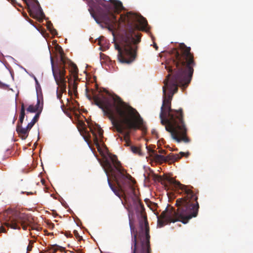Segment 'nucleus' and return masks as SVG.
<instances>
[{
	"label": "nucleus",
	"mask_w": 253,
	"mask_h": 253,
	"mask_svg": "<svg viewBox=\"0 0 253 253\" xmlns=\"http://www.w3.org/2000/svg\"><path fill=\"white\" fill-rule=\"evenodd\" d=\"M49 31L50 32L51 34L53 35H55L57 34L56 30L55 29H54L53 27H52V29H50Z\"/></svg>",
	"instance_id": "393cba45"
},
{
	"label": "nucleus",
	"mask_w": 253,
	"mask_h": 253,
	"mask_svg": "<svg viewBox=\"0 0 253 253\" xmlns=\"http://www.w3.org/2000/svg\"><path fill=\"white\" fill-rule=\"evenodd\" d=\"M88 10L98 24L103 23L111 31L123 30L119 42L115 43L118 51V59L122 63L129 64L136 56L137 44L141 41V34L138 31H145L148 23L142 15L132 12L120 15L117 20L115 14L124 8L119 0H89Z\"/></svg>",
	"instance_id": "f03ea898"
},
{
	"label": "nucleus",
	"mask_w": 253,
	"mask_h": 253,
	"mask_svg": "<svg viewBox=\"0 0 253 253\" xmlns=\"http://www.w3.org/2000/svg\"><path fill=\"white\" fill-rule=\"evenodd\" d=\"M59 247L57 245H51L48 247V250L47 252L49 253H55V252L58 250Z\"/></svg>",
	"instance_id": "a211bd4d"
},
{
	"label": "nucleus",
	"mask_w": 253,
	"mask_h": 253,
	"mask_svg": "<svg viewBox=\"0 0 253 253\" xmlns=\"http://www.w3.org/2000/svg\"><path fill=\"white\" fill-rule=\"evenodd\" d=\"M35 108H37V112H40V113L42 112V105L40 104V101L39 98L37 99V104L34 106Z\"/></svg>",
	"instance_id": "6ab92c4d"
},
{
	"label": "nucleus",
	"mask_w": 253,
	"mask_h": 253,
	"mask_svg": "<svg viewBox=\"0 0 253 253\" xmlns=\"http://www.w3.org/2000/svg\"><path fill=\"white\" fill-rule=\"evenodd\" d=\"M8 87V85L6 84L2 83L0 81V88H3V89H6Z\"/></svg>",
	"instance_id": "b1692460"
},
{
	"label": "nucleus",
	"mask_w": 253,
	"mask_h": 253,
	"mask_svg": "<svg viewBox=\"0 0 253 253\" xmlns=\"http://www.w3.org/2000/svg\"><path fill=\"white\" fill-rule=\"evenodd\" d=\"M31 128L30 127H28V126L24 128L22 127V125H16V131L19 134V136L23 140L26 139L29 135V131Z\"/></svg>",
	"instance_id": "ddd939ff"
},
{
	"label": "nucleus",
	"mask_w": 253,
	"mask_h": 253,
	"mask_svg": "<svg viewBox=\"0 0 253 253\" xmlns=\"http://www.w3.org/2000/svg\"><path fill=\"white\" fill-rule=\"evenodd\" d=\"M52 24L50 22V23L47 25V29L50 31V29H52Z\"/></svg>",
	"instance_id": "cd10ccee"
},
{
	"label": "nucleus",
	"mask_w": 253,
	"mask_h": 253,
	"mask_svg": "<svg viewBox=\"0 0 253 253\" xmlns=\"http://www.w3.org/2000/svg\"><path fill=\"white\" fill-rule=\"evenodd\" d=\"M34 12L29 8V13L31 17L33 18H38L39 19L42 20L45 15L42 9V8L37 0H36V3L33 5Z\"/></svg>",
	"instance_id": "f8f14e48"
},
{
	"label": "nucleus",
	"mask_w": 253,
	"mask_h": 253,
	"mask_svg": "<svg viewBox=\"0 0 253 253\" xmlns=\"http://www.w3.org/2000/svg\"><path fill=\"white\" fill-rule=\"evenodd\" d=\"M52 73L56 84L58 85L57 90V97L61 99L62 94L66 91V80L65 71L63 66L52 65Z\"/></svg>",
	"instance_id": "6e6552de"
},
{
	"label": "nucleus",
	"mask_w": 253,
	"mask_h": 253,
	"mask_svg": "<svg viewBox=\"0 0 253 253\" xmlns=\"http://www.w3.org/2000/svg\"><path fill=\"white\" fill-rule=\"evenodd\" d=\"M131 235V253H152L149 224L146 216L139 222L137 230L130 221Z\"/></svg>",
	"instance_id": "423d86ee"
},
{
	"label": "nucleus",
	"mask_w": 253,
	"mask_h": 253,
	"mask_svg": "<svg viewBox=\"0 0 253 253\" xmlns=\"http://www.w3.org/2000/svg\"><path fill=\"white\" fill-rule=\"evenodd\" d=\"M34 243V241L32 240L29 241V244L27 248V252H30L32 251L33 248V244Z\"/></svg>",
	"instance_id": "4be33fe9"
},
{
	"label": "nucleus",
	"mask_w": 253,
	"mask_h": 253,
	"mask_svg": "<svg viewBox=\"0 0 253 253\" xmlns=\"http://www.w3.org/2000/svg\"><path fill=\"white\" fill-rule=\"evenodd\" d=\"M46 252H47V251H45L44 252H43V251H41L39 253H46Z\"/></svg>",
	"instance_id": "4c0bfd02"
},
{
	"label": "nucleus",
	"mask_w": 253,
	"mask_h": 253,
	"mask_svg": "<svg viewBox=\"0 0 253 253\" xmlns=\"http://www.w3.org/2000/svg\"><path fill=\"white\" fill-rule=\"evenodd\" d=\"M130 149L131 151L135 154H138L140 151L139 148L134 146H131Z\"/></svg>",
	"instance_id": "412c9836"
},
{
	"label": "nucleus",
	"mask_w": 253,
	"mask_h": 253,
	"mask_svg": "<svg viewBox=\"0 0 253 253\" xmlns=\"http://www.w3.org/2000/svg\"><path fill=\"white\" fill-rule=\"evenodd\" d=\"M25 116V107H24V105L23 103L21 105V110H20V115H19V121H18L17 125H22Z\"/></svg>",
	"instance_id": "4468645a"
},
{
	"label": "nucleus",
	"mask_w": 253,
	"mask_h": 253,
	"mask_svg": "<svg viewBox=\"0 0 253 253\" xmlns=\"http://www.w3.org/2000/svg\"><path fill=\"white\" fill-rule=\"evenodd\" d=\"M102 165L107 176H108L109 174H110L117 184L118 187H116L107 177L109 187L115 195L120 198L123 197L126 202L127 197H131L135 204L142 206L141 203L136 197L133 186L134 180L122 168L117 156L109 154L108 156L104 158Z\"/></svg>",
	"instance_id": "39448f33"
},
{
	"label": "nucleus",
	"mask_w": 253,
	"mask_h": 253,
	"mask_svg": "<svg viewBox=\"0 0 253 253\" xmlns=\"http://www.w3.org/2000/svg\"><path fill=\"white\" fill-rule=\"evenodd\" d=\"M165 189H179L182 197L176 200V210L173 207H167L160 215L158 216V226L162 227L171 222L180 221L184 224L198 215L199 205L198 202V192L193 190V187L181 184L173 178L167 177L166 181L162 183Z\"/></svg>",
	"instance_id": "20e7f679"
},
{
	"label": "nucleus",
	"mask_w": 253,
	"mask_h": 253,
	"mask_svg": "<svg viewBox=\"0 0 253 253\" xmlns=\"http://www.w3.org/2000/svg\"><path fill=\"white\" fill-rule=\"evenodd\" d=\"M16 120V117L15 116V117H14V119H13V124L14 123V122H15V120Z\"/></svg>",
	"instance_id": "e433bc0d"
},
{
	"label": "nucleus",
	"mask_w": 253,
	"mask_h": 253,
	"mask_svg": "<svg viewBox=\"0 0 253 253\" xmlns=\"http://www.w3.org/2000/svg\"><path fill=\"white\" fill-rule=\"evenodd\" d=\"M34 80H35V82L36 83L37 86H40V84H39V82H38L37 79L36 78V77L35 76H34Z\"/></svg>",
	"instance_id": "c85d7f7f"
},
{
	"label": "nucleus",
	"mask_w": 253,
	"mask_h": 253,
	"mask_svg": "<svg viewBox=\"0 0 253 253\" xmlns=\"http://www.w3.org/2000/svg\"><path fill=\"white\" fill-rule=\"evenodd\" d=\"M40 112H37L35 115L32 121L28 124V127L32 128L35 123L38 121L40 117Z\"/></svg>",
	"instance_id": "2eb2a0df"
},
{
	"label": "nucleus",
	"mask_w": 253,
	"mask_h": 253,
	"mask_svg": "<svg viewBox=\"0 0 253 253\" xmlns=\"http://www.w3.org/2000/svg\"><path fill=\"white\" fill-rule=\"evenodd\" d=\"M105 91V92H106L107 94H109V93H108V91Z\"/></svg>",
	"instance_id": "58836bf2"
},
{
	"label": "nucleus",
	"mask_w": 253,
	"mask_h": 253,
	"mask_svg": "<svg viewBox=\"0 0 253 253\" xmlns=\"http://www.w3.org/2000/svg\"><path fill=\"white\" fill-rule=\"evenodd\" d=\"M169 57L167 61L166 68L172 74L170 80L169 74L164 81L163 87V100L160 118L162 125L170 133L172 138L177 142L188 143L191 141L187 136L188 128L184 120L183 109H172L171 100L177 91L178 86L185 89L190 84L196 65L191 48L181 43L177 48L169 50Z\"/></svg>",
	"instance_id": "f257e3e1"
},
{
	"label": "nucleus",
	"mask_w": 253,
	"mask_h": 253,
	"mask_svg": "<svg viewBox=\"0 0 253 253\" xmlns=\"http://www.w3.org/2000/svg\"><path fill=\"white\" fill-rule=\"evenodd\" d=\"M152 133L153 134V135H157V132L156 131V130L155 129H153L152 130Z\"/></svg>",
	"instance_id": "72a5a7b5"
},
{
	"label": "nucleus",
	"mask_w": 253,
	"mask_h": 253,
	"mask_svg": "<svg viewBox=\"0 0 253 253\" xmlns=\"http://www.w3.org/2000/svg\"><path fill=\"white\" fill-rule=\"evenodd\" d=\"M59 63L54 65V67L56 66H63L65 70V65L68 64L69 68V71L71 72L72 75L73 76L74 79H78V69L77 65L73 63L71 60L68 59H66L64 56V53L63 50L62 48H61L59 51ZM51 64H53V61L52 59H51Z\"/></svg>",
	"instance_id": "1a4fd4ad"
},
{
	"label": "nucleus",
	"mask_w": 253,
	"mask_h": 253,
	"mask_svg": "<svg viewBox=\"0 0 253 253\" xmlns=\"http://www.w3.org/2000/svg\"><path fill=\"white\" fill-rule=\"evenodd\" d=\"M159 152L160 153H161V154H166V151L165 150H163V149H161V150H160L159 151Z\"/></svg>",
	"instance_id": "473e14b6"
},
{
	"label": "nucleus",
	"mask_w": 253,
	"mask_h": 253,
	"mask_svg": "<svg viewBox=\"0 0 253 253\" xmlns=\"http://www.w3.org/2000/svg\"><path fill=\"white\" fill-rule=\"evenodd\" d=\"M154 47L156 48V50H157V49H158V46H157V44H156V43H154Z\"/></svg>",
	"instance_id": "c9c22d12"
},
{
	"label": "nucleus",
	"mask_w": 253,
	"mask_h": 253,
	"mask_svg": "<svg viewBox=\"0 0 253 253\" xmlns=\"http://www.w3.org/2000/svg\"><path fill=\"white\" fill-rule=\"evenodd\" d=\"M149 152L150 156L153 157L156 162L161 163H169L171 164L180 159V157L178 154L170 153L167 156H164L156 154L154 150H149Z\"/></svg>",
	"instance_id": "9d476101"
},
{
	"label": "nucleus",
	"mask_w": 253,
	"mask_h": 253,
	"mask_svg": "<svg viewBox=\"0 0 253 253\" xmlns=\"http://www.w3.org/2000/svg\"><path fill=\"white\" fill-rule=\"evenodd\" d=\"M5 219V224L13 229H20V225L24 230L32 223V219L28 214L18 211L6 212L3 214Z\"/></svg>",
	"instance_id": "0eeeda50"
},
{
	"label": "nucleus",
	"mask_w": 253,
	"mask_h": 253,
	"mask_svg": "<svg viewBox=\"0 0 253 253\" xmlns=\"http://www.w3.org/2000/svg\"><path fill=\"white\" fill-rule=\"evenodd\" d=\"M74 234L75 235V236L77 238H79V239H80L81 238H82V237H81L79 234V233L78 232V231L77 230H74Z\"/></svg>",
	"instance_id": "a878e982"
},
{
	"label": "nucleus",
	"mask_w": 253,
	"mask_h": 253,
	"mask_svg": "<svg viewBox=\"0 0 253 253\" xmlns=\"http://www.w3.org/2000/svg\"><path fill=\"white\" fill-rule=\"evenodd\" d=\"M90 131L93 135V141L98 150L100 149L99 141L101 142L103 137V130L97 124H90L88 126Z\"/></svg>",
	"instance_id": "9b49d317"
},
{
	"label": "nucleus",
	"mask_w": 253,
	"mask_h": 253,
	"mask_svg": "<svg viewBox=\"0 0 253 253\" xmlns=\"http://www.w3.org/2000/svg\"><path fill=\"white\" fill-rule=\"evenodd\" d=\"M34 80H35V82L36 83L37 86H40V84H39V82H38L37 79L36 78V77L35 76H34Z\"/></svg>",
	"instance_id": "c756f323"
},
{
	"label": "nucleus",
	"mask_w": 253,
	"mask_h": 253,
	"mask_svg": "<svg viewBox=\"0 0 253 253\" xmlns=\"http://www.w3.org/2000/svg\"><path fill=\"white\" fill-rule=\"evenodd\" d=\"M87 98L93 100L94 104L102 109L104 114L111 120L114 131L122 134L119 135L120 140L125 142V146L130 145V136L132 130H146L147 127L137 111L129 105L119 96L115 94L109 98L103 94H94L92 90V96L88 94V88H86Z\"/></svg>",
	"instance_id": "7ed1b4c3"
},
{
	"label": "nucleus",
	"mask_w": 253,
	"mask_h": 253,
	"mask_svg": "<svg viewBox=\"0 0 253 253\" xmlns=\"http://www.w3.org/2000/svg\"><path fill=\"white\" fill-rule=\"evenodd\" d=\"M83 137L84 140L86 142L87 144L89 146L91 142V136L89 132L87 130H84V134H83Z\"/></svg>",
	"instance_id": "dca6fc26"
},
{
	"label": "nucleus",
	"mask_w": 253,
	"mask_h": 253,
	"mask_svg": "<svg viewBox=\"0 0 253 253\" xmlns=\"http://www.w3.org/2000/svg\"><path fill=\"white\" fill-rule=\"evenodd\" d=\"M34 80H35V82L36 83L37 86H40V84H39V82H38L37 79L36 78V77L35 76H34Z\"/></svg>",
	"instance_id": "7c9ffc66"
},
{
	"label": "nucleus",
	"mask_w": 253,
	"mask_h": 253,
	"mask_svg": "<svg viewBox=\"0 0 253 253\" xmlns=\"http://www.w3.org/2000/svg\"><path fill=\"white\" fill-rule=\"evenodd\" d=\"M69 236V234H66V236Z\"/></svg>",
	"instance_id": "ea45409f"
},
{
	"label": "nucleus",
	"mask_w": 253,
	"mask_h": 253,
	"mask_svg": "<svg viewBox=\"0 0 253 253\" xmlns=\"http://www.w3.org/2000/svg\"><path fill=\"white\" fill-rule=\"evenodd\" d=\"M7 0L10 1L13 5L17 4L19 6L21 7V5L20 4L18 3L17 2V1H16V0Z\"/></svg>",
	"instance_id": "bb28decb"
},
{
	"label": "nucleus",
	"mask_w": 253,
	"mask_h": 253,
	"mask_svg": "<svg viewBox=\"0 0 253 253\" xmlns=\"http://www.w3.org/2000/svg\"><path fill=\"white\" fill-rule=\"evenodd\" d=\"M35 193H36V192H35ZM34 194V193L32 192H26V194L27 195H33Z\"/></svg>",
	"instance_id": "f704fd0d"
},
{
	"label": "nucleus",
	"mask_w": 253,
	"mask_h": 253,
	"mask_svg": "<svg viewBox=\"0 0 253 253\" xmlns=\"http://www.w3.org/2000/svg\"><path fill=\"white\" fill-rule=\"evenodd\" d=\"M4 232H5L4 228L2 226L0 227V233Z\"/></svg>",
	"instance_id": "2f4dec72"
},
{
	"label": "nucleus",
	"mask_w": 253,
	"mask_h": 253,
	"mask_svg": "<svg viewBox=\"0 0 253 253\" xmlns=\"http://www.w3.org/2000/svg\"><path fill=\"white\" fill-rule=\"evenodd\" d=\"M69 236V234H66V236Z\"/></svg>",
	"instance_id": "a19ab883"
},
{
	"label": "nucleus",
	"mask_w": 253,
	"mask_h": 253,
	"mask_svg": "<svg viewBox=\"0 0 253 253\" xmlns=\"http://www.w3.org/2000/svg\"><path fill=\"white\" fill-rule=\"evenodd\" d=\"M179 155V157H180V159L182 157H187L189 156L190 153L189 152H187V153H184V152H180L179 153V154H178Z\"/></svg>",
	"instance_id": "5701e85b"
},
{
	"label": "nucleus",
	"mask_w": 253,
	"mask_h": 253,
	"mask_svg": "<svg viewBox=\"0 0 253 253\" xmlns=\"http://www.w3.org/2000/svg\"><path fill=\"white\" fill-rule=\"evenodd\" d=\"M35 0V1L36 2V0Z\"/></svg>",
	"instance_id": "79ce46f5"
},
{
	"label": "nucleus",
	"mask_w": 253,
	"mask_h": 253,
	"mask_svg": "<svg viewBox=\"0 0 253 253\" xmlns=\"http://www.w3.org/2000/svg\"><path fill=\"white\" fill-rule=\"evenodd\" d=\"M78 79H74L73 83L72 84L71 82L69 80V88H72L73 91L75 93L77 91V83H76V81Z\"/></svg>",
	"instance_id": "f3484780"
},
{
	"label": "nucleus",
	"mask_w": 253,
	"mask_h": 253,
	"mask_svg": "<svg viewBox=\"0 0 253 253\" xmlns=\"http://www.w3.org/2000/svg\"><path fill=\"white\" fill-rule=\"evenodd\" d=\"M28 112L30 113H35L37 112V108H35V107L33 105H30L27 109Z\"/></svg>",
	"instance_id": "aec40b11"
}]
</instances>
